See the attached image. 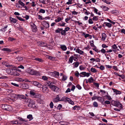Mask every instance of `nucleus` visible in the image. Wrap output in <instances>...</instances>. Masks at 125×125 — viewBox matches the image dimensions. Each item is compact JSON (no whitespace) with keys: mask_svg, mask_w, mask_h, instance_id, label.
Returning a JSON list of instances; mask_svg holds the SVG:
<instances>
[{"mask_svg":"<svg viewBox=\"0 0 125 125\" xmlns=\"http://www.w3.org/2000/svg\"><path fill=\"white\" fill-rule=\"evenodd\" d=\"M1 107L3 109L6 111H11L12 110V107L10 105L3 104L2 105Z\"/></svg>","mask_w":125,"mask_h":125,"instance_id":"f257e3e1","label":"nucleus"},{"mask_svg":"<svg viewBox=\"0 0 125 125\" xmlns=\"http://www.w3.org/2000/svg\"><path fill=\"white\" fill-rule=\"evenodd\" d=\"M27 100L29 102V104L28 105V106L29 107H32L35 106V103L33 100L28 99H27Z\"/></svg>","mask_w":125,"mask_h":125,"instance_id":"f03ea898","label":"nucleus"},{"mask_svg":"<svg viewBox=\"0 0 125 125\" xmlns=\"http://www.w3.org/2000/svg\"><path fill=\"white\" fill-rule=\"evenodd\" d=\"M113 104L114 106L118 107L120 109L123 108L122 104L118 102L113 101Z\"/></svg>","mask_w":125,"mask_h":125,"instance_id":"7ed1b4c3","label":"nucleus"},{"mask_svg":"<svg viewBox=\"0 0 125 125\" xmlns=\"http://www.w3.org/2000/svg\"><path fill=\"white\" fill-rule=\"evenodd\" d=\"M50 84L49 85L50 88L52 90L55 92H57L59 90V88L57 87L56 86H55L52 83H50Z\"/></svg>","mask_w":125,"mask_h":125,"instance_id":"20e7f679","label":"nucleus"},{"mask_svg":"<svg viewBox=\"0 0 125 125\" xmlns=\"http://www.w3.org/2000/svg\"><path fill=\"white\" fill-rule=\"evenodd\" d=\"M30 26L32 31L36 32L37 31V29L36 26L33 23H30Z\"/></svg>","mask_w":125,"mask_h":125,"instance_id":"39448f33","label":"nucleus"},{"mask_svg":"<svg viewBox=\"0 0 125 125\" xmlns=\"http://www.w3.org/2000/svg\"><path fill=\"white\" fill-rule=\"evenodd\" d=\"M90 73H86L85 72H83L80 73L79 76L80 77H84L86 76L88 77L89 76Z\"/></svg>","mask_w":125,"mask_h":125,"instance_id":"423d86ee","label":"nucleus"},{"mask_svg":"<svg viewBox=\"0 0 125 125\" xmlns=\"http://www.w3.org/2000/svg\"><path fill=\"white\" fill-rule=\"evenodd\" d=\"M33 84L38 88H41L42 87V85L36 81L33 82Z\"/></svg>","mask_w":125,"mask_h":125,"instance_id":"0eeeda50","label":"nucleus"},{"mask_svg":"<svg viewBox=\"0 0 125 125\" xmlns=\"http://www.w3.org/2000/svg\"><path fill=\"white\" fill-rule=\"evenodd\" d=\"M42 24L43 26L46 29L49 28V24L46 21H44L42 22Z\"/></svg>","mask_w":125,"mask_h":125,"instance_id":"6e6552de","label":"nucleus"},{"mask_svg":"<svg viewBox=\"0 0 125 125\" xmlns=\"http://www.w3.org/2000/svg\"><path fill=\"white\" fill-rule=\"evenodd\" d=\"M37 44L38 45L42 47L45 46L46 45V43L42 42H38Z\"/></svg>","mask_w":125,"mask_h":125,"instance_id":"1a4fd4ad","label":"nucleus"},{"mask_svg":"<svg viewBox=\"0 0 125 125\" xmlns=\"http://www.w3.org/2000/svg\"><path fill=\"white\" fill-rule=\"evenodd\" d=\"M42 91L43 92L45 93H47L48 92L49 89L47 87L45 86H42Z\"/></svg>","mask_w":125,"mask_h":125,"instance_id":"9d476101","label":"nucleus"},{"mask_svg":"<svg viewBox=\"0 0 125 125\" xmlns=\"http://www.w3.org/2000/svg\"><path fill=\"white\" fill-rule=\"evenodd\" d=\"M60 98L59 96V95H57L56 96V97L54 98L53 100V101L54 102L56 103L60 101Z\"/></svg>","mask_w":125,"mask_h":125,"instance_id":"9b49d317","label":"nucleus"},{"mask_svg":"<svg viewBox=\"0 0 125 125\" xmlns=\"http://www.w3.org/2000/svg\"><path fill=\"white\" fill-rule=\"evenodd\" d=\"M68 97H65V96H63L62 97H59L60 98V101H63L64 102H66L67 101V99Z\"/></svg>","mask_w":125,"mask_h":125,"instance_id":"f8f14e48","label":"nucleus"},{"mask_svg":"<svg viewBox=\"0 0 125 125\" xmlns=\"http://www.w3.org/2000/svg\"><path fill=\"white\" fill-rule=\"evenodd\" d=\"M35 71L32 69H29L28 70V73L34 75Z\"/></svg>","mask_w":125,"mask_h":125,"instance_id":"ddd939ff","label":"nucleus"},{"mask_svg":"<svg viewBox=\"0 0 125 125\" xmlns=\"http://www.w3.org/2000/svg\"><path fill=\"white\" fill-rule=\"evenodd\" d=\"M112 90L115 93L116 95L118 94H121V91L116 89L112 88Z\"/></svg>","mask_w":125,"mask_h":125,"instance_id":"4468645a","label":"nucleus"},{"mask_svg":"<svg viewBox=\"0 0 125 125\" xmlns=\"http://www.w3.org/2000/svg\"><path fill=\"white\" fill-rule=\"evenodd\" d=\"M79 55L78 54H74L73 55H72L73 60L74 61H76V59H78V58L79 57Z\"/></svg>","mask_w":125,"mask_h":125,"instance_id":"2eb2a0df","label":"nucleus"},{"mask_svg":"<svg viewBox=\"0 0 125 125\" xmlns=\"http://www.w3.org/2000/svg\"><path fill=\"white\" fill-rule=\"evenodd\" d=\"M112 48L113 50V51L114 52H116V49H117L118 47L116 46V44H114L112 46Z\"/></svg>","mask_w":125,"mask_h":125,"instance_id":"dca6fc26","label":"nucleus"},{"mask_svg":"<svg viewBox=\"0 0 125 125\" xmlns=\"http://www.w3.org/2000/svg\"><path fill=\"white\" fill-rule=\"evenodd\" d=\"M76 52L81 55H82L84 53V52L79 49H77L76 50Z\"/></svg>","mask_w":125,"mask_h":125,"instance_id":"f3484780","label":"nucleus"},{"mask_svg":"<svg viewBox=\"0 0 125 125\" xmlns=\"http://www.w3.org/2000/svg\"><path fill=\"white\" fill-rule=\"evenodd\" d=\"M17 96L20 99H25L26 98V97L24 95H23L18 94Z\"/></svg>","mask_w":125,"mask_h":125,"instance_id":"a211bd4d","label":"nucleus"},{"mask_svg":"<svg viewBox=\"0 0 125 125\" xmlns=\"http://www.w3.org/2000/svg\"><path fill=\"white\" fill-rule=\"evenodd\" d=\"M67 100L66 102H68L70 104H71L72 105H74V102L69 98H68L67 99Z\"/></svg>","mask_w":125,"mask_h":125,"instance_id":"6ab92c4d","label":"nucleus"},{"mask_svg":"<svg viewBox=\"0 0 125 125\" xmlns=\"http://www.w3.org/2000/svg\"><path fill=\"white\" fill-rule=\"evenodd\" d=\"M61 48L63 51H65L66 50L67 48L66 46L64 45H61L60 46Z\"/></svg>","mask_w":125,"mask_h":125,"instance_id":"aec40b11","label":"nucleus"},{"mask_svg":"<svg viewBox=\"0 0 125 125\" xmlns=\"http://www.w3.org/2000/svg\"><path fill=\"white\" fill-rule=\"evenodd\" d=\"M93 8L94 9V11L96 14H98L99 15H101V14L100 12L99 11L98 12V10L95 7H93Z\"/></svg>","mask_w":125,"mask_h":125,"instance_id":"412c9836","label":"nucleus"},{"mask_svg":"<svg viewBox=\"0 0 125 125\" xmlns=\"http://www.w3.org/2000/svg\"><path fill=\"white\" fill-rule=\"evenodd\" d=\"M73 64L74 65L73 68H74L77 67L79 65V63L78 62H76L73 63Z\"/></svg>","mask_w":125,"mask_h":125,"instance_id":"4be33fe9","label":"nucleus"},{"mask_svg":"<svg viewBox=\"0 0 125 125\" xmlns=\"http://www.w3.org/2000/svg\"><path fill=\"white\" fill-rule=\"evenodd\" d=\"M10 20L12 22L16 23L17 21V20L15 19L10 17Z\"/></svg>","mask_w":125,"mask_h":125,"instance_id":"5701e85b","label":"nucleus"},{"mask_svg":"<svg viewBox=\"0 0 125 125\" xmlns=\"http://www.w3.org/2000/svg\"><path fill=\"white\" fill-rule=\"evenodd\" d=\"M106 37V34L104 33H103L102 34V39L103 41H104Z\"/></svg>","mask_w":125,"mask_h":125,"instance_id":"b1692460","label":"nucleus"},{"mask_svg":"<svg viewBox=\"0 0 125 125\" xmlns=\"http://www.w3.org/2000/svg\"><path fill=\"white\" fill-rule=\"evenodd\" d=\"M101 7L102 8L104 11H107L109 9L107 7L104 6H101Z\"/></svg>","mask_w":125,"mask_h":125,"instance_id":"393cba45","label":"nucleus"},{"mask_svg":"<svg viewBox=\"0 0 125 125\" xmlns=\"http://www.w3.org/2000/svg\"><path fill=\"white\" fill-rule=\"evenodd\" d=\"M27 118L29 119V120L31 121L33 119L32 115H29L27 116Z\"/></svg>","mask_w":125,"mask_h":125,"instance_id":"a878e982","label":"nucleus"},{"mask_svg":"<svg viewBox=\"0 0 125 125\" xmlns=\"http://www.w3.org/2000/svg\"><path fill=\"white\" fill-rule=\"evenodd\" d=\"M30 94L33 97H35V96H36L35 93L32 91H30Z\"/></svg>","mask_w":125,"mask_h":125,"instance_id":"bb28decb","label":"nucleus"},{"mask_svg":"<svg viewBox=\"0 0 125 125\" xmlns=\"http://www.w3.org/2000/svg\"><path fill=\"white\" fill-rule=\"evenodd\" d=\"M14 69H13L12 68H11L10 69H7L6 70V72L9 74L10 73L11 71V70H13Z\"/></svg>","mask_w":125,"mask_h":125,"instance_id":"cd10ccee","label":"nucleus"},{"mask_svg":"<svg viewBox=\"0 0 125 125\" xmlns=\"http://www.w3.org/2000/svg\"><path fill=\"white\" fill-rule=\"evenodd\" d=\"M2 51H7V52H11V50L10 49L8 48H3L1 49Z\"/></svg>","mask_w":125,"mask_h":125,"instance_id":"c85d7f7f","label":"nucleus"},{"mask_svg":"<svg viewBox=\"0 0 125 125\" xmlns=\"http://www.w3.org/2000/svg\"><path fill=\"white\" fill-rule=\"evenodd\" d=\"M54 76L56 77H58L59 76V73L58 72L54 71L53 72V73Z\"/></svg>","mask_w":125,"mask_h":125,"instance_id":"c756f323","label":"nucleus"},{"mask_svg":"<svg viewBox=\"0 0 125 125\" xmlns=\"http://www.w3.org/2000/svg\"><path fill=\"white\" fill-rule=\"evenodd\" d=\"M67 77L66 75H63L62 80V81H65L67 80Z\"/></svg>","mask_w":125,"mask_h":125,"instance_id":"7c9ffc66","label":"nucleus"},{"mask_svg":"<svg viewBox=\"0 0 125 125\" xmlns=\"http://www.w3.org/2000/svg\"><path fill=\"white\" fill-rule=\"evenodd\" d=\"M103 105H105V104H110V102L108 101H106L104 103H102Z\"/></svg>","mask_w":125,"mask_h":125,"instance_id":"2f4dec72","label":"nucleus"},{"mask_svg":"<svg viewBox=\"0 0 125 125\" xmlns=\"http://www.w3.org/2000/svg\"><path fill=\"white\" fill-rule=\"evenodd\" d=\"M73 59L71 56L70 57L69 59L68 63H72L73 62Z\"/></svg>","mask_w":125,"mask_h":125,"instance_id":"473e14b6","label":"nucleus"},{"mask_svg":"<svg viewBox=\"0 0 125 125\" xmlns=\"http://www.w3.org/2000/svg\"><path fill=\"white\" fill-rule=\"evenodd\" d=\"M62 29H63L62 28H58L57 30H55V32L56 33H59L61 31Z\"/></svg>","mask_w":125,"mask_h":125,"instance_id":"72a5a7b5","label":"nucleus"},{"mask_svg":"<svg viewBox=\"0 0 125 125\" xmlns=\"http://www.w3.org/2000/svg\"><path fill=\"white\" fill-rule=\"evenodd\" d=\"M107 95L105 96L107 98V99L109 100H111L112 99V98L110 96L108 95V93H107Z\"/></svg>","mask_w":125,"mask_h":125,"instance_id":"f704fd0d","label":"nucleus"},{"mask_svg":"<svg viewBox=\"0 0 125 125\" xmlns=\"http://www.w3.org/2000/svg\"><path fill=\"white\" fill-rule=\"evenodd\" d=\"M16 17L17 19H18L20 21H25V20L24 19H22V18L20 17L17 16H16Z\"/></svg>","mask_w":125,"mask_h":125,"instance_id":"c9c22d12","label":"nucleus"},{"mask_svg":"<svg viewBox=\"0 0 125 125\" xmlns=\"http://www.w3.org/2000/svg\"><path fill=\"white\" fill-rule=\"evenodd\" d=\"M16 59L18 61H20L22 60L23 59V58L21 57H16Z\"/></svg>","mask_w":125,"mask_h":125,"instance_id":"e433bc0d","label":"nucleus"},{"mask_svg":"<svg viewBox=\"0 0 125 125\" xmlns=\"http://www.w3.org/2000/svg\"><path fill=\"white\" fill-rule=\"evenodd\" d=\"M87 80L90 83H92L94 81V79H93L92 77H91L89 79Z\"/></svg>","mask_w":125,"mask_h":125,"instance_id":"4c0bfd02","label":"nucleus"},{"mask_svg":"<svg viewBox=\"0 0 125 125\" xmlns=\"http://www.w3.org/2000/svg\"><path fill=\"white\" fill-rule=\"evenodd\" d=\"M100 52L102 53L103 54H104L106 52V51H105V50L104 48H102L100 50Z\"/></svg>","mask_w":125,"mask_h":125,"instance_id":"58836bf2","label":"nucleus"},{"mask_svg":"<svg viewBox=\"0 0 125 125\" xmlns=\"http://www.w3.org/2000/svg\"><path fill=\"white\" fill-rule=\"evenodd\" d=\"M98 16H94L93 18V20L94 21H97L98 19Z\"/></svg>","mask_w":125,"mask_h":125,"instance_id":"ea45409f","label":"nucleus"},{"mask_svg":"<svg viewBox=\"0 0 125 125\" xmlns=\"http://www.w3.org/2000/svg\"><path fill=\"white\" fill-rule=\"evenodd\" d=\"M91 71L93 73H95L97 72L95 68L92 67L91 69Z\"/></svg>","mask_w":125,"mask_h":125,"instance_id":"a19ab883","label":"nucleus"},{"mask_svg":"<svg viewBox=\"0 0 125 125\" xmlns=\"http://www.w3.org/2000/svg\"><path fill=\"white\" fill-rule=\"evenodd\" d=\"M105 25L106 26L109 27H111L112 26V24L109 23L105 22Z\"/></svg>","mask_w":125,"mask_h":125,"instance_id":"79ce46f5","label":"nucleus"},{"mask_svg":"<svg viewBox=\"0 0 125 125\" xmlns=\"http://www.w3.org/2000/svg\"><path fill=\"white\" fill-rule=\"evenodd\" d=\"M18 3L19 4L21 5L22 7H23L25 5L24 4L21 0H19L18 1Z\"/></svg>","mask_w":125,"mask_h":125,"instance_id":"37998d69","label":"nucleus"},{"mask_svg":"<svg viewBox=\"0 0 125 125\" xmlns=\"http://www.w3.org/2000/svg\"><path fill=\"white\" fill-rule=\"evenodd\" d=\"M22 87L23 88L26 89L28 88V86L27 84H23L22 85Z\"/></svg>","mask_w":125,"mask_h":125,"instance_id":"c03bdc74","label":"nucleus"},{"mask_svg":"<svg viewBox=\"0 0 125 125\" xmlns=\"http://www.w3.org/2000/svg\"><path fill=\"white\" fill-rule=\"evenodd\" d=\"M93 105L94 107H97L98 106V104L96 102H94L93 103Z\"/></svg>","mask_w":125,"mask_h":125,"instance_id":"a18cd8bd","label":"nucleus"},{"mask_svg":"<svg viewBox=\"0 0 125 125\" xmlns=\"http://www.w3.org/2000/svg\"><path fill=\"white\" fill-rule=\"evenodd\" d=\"M66 32L64 30H62L61 31V34L62 35H65L66 34Z\"/></svg>","mask_w":125,"mask_h":125,"instance_id":"49530a36","label":"nucleus"},{"mask_svg":"<svg viewBox=\"0 0 125 125\" xmlns=\"http://www.w3.org/2000/svg\"><path fill=\"white\" fill-rule=\"evenodd\" d=\"M90 45L92 47H94V41L93 40L92 41H91L90 42Z\"/></svg>","mask_w":125,"mask_h":125,"instance_id":"de8ad7c7","label":"nucleus"},{"mask_svg":"<svg viewBox=\"0 0 125 125\" xmlns=\"http://www.w3.org/2000/svg\"><path fill=\"white\" fill-rule=\"evenodd\" d=\"M39 12L42 13H44L45 12V10L43 9H41L40 10Z\"/></svg>","mask_w":125,"mask_h":125,"instance_id":"09e8293b","label":"nucleus"},{"mask_svg":"<svg viewBox=\"0 0 125 125\" xmlns=\"http://www.w3.org/2000/svg\"><path fill=\"white\" fill-rule=\"evenodd\" d=\"M51 108H52L53 107L54 105L53 103L52 102H51L49 104Z\"/></svg>","mask_w":125,"mask_h":125,"instance_id":"8fccbe9b","label":"nucleus"},{"mask_svg":"<svg viewBox=\"0 0 125 125\" xmlns=\"http://www.w3.org/2000/svg\"><path fill=\"white\" fill-rule=\"evenodd\" d=\"M48 58L49 59H50L52 60H54L55 59V57H52L50 56H48Z\"/></svg>","mask_w":125,"mask_h":125,"instance_id":"3c124183","label":"nucleus"},{"mask_svg":"<svg viewBox=\"0 0 125 125\" xmlns=\"http://www.w3.org/2000/svg\"><path fill=\"white\" fill-rule=\"evenodd\" d=\"M58 24H59V25L60 26H64L66 24V23L65 22H63L62 23H58Z\"/></svg>","mask_w":125,"mask_h":125,"instance_id":"603ef678","label":"nucleus"},{"mask_svg":"<svg viewBox=\"0 0 125 125\" xmlns=\"http://www.w3.org/2000/svg\"><path fill=\"white\" fill-rule=\"evenodd\" d=\"M19 120L21 121H24L26 122H27L28 121L27 120H26L24 119H23L21 118H20Z\"/></svg>","mask_w":125,"mask_h":125,"instance_id":"864d4df0","label":"nucleus"},{"mask_svg":"<svg viewBox=\"0 0 125 125\" xmlns=\"http://www.w3.org/2000/svg\"><path fill=\"white\" fill-rule=\"evenodd\" d=\"M38 19L40 20H43L44 18H43L42 16L40 15H38Z\"/></svg>","mask_w":125,"mask_h":125,"instance_id":"5fc2aeb1","label":"nucleus"},{"mask_svg":"<svg viewBox=\"0 0 125 125\" xmlns=\"http://www.w3.org/2000/svg\"><path fill=\"white\" fill-rule=\"evenodd\" d=\"M75 76L78 77H79V75H80V74L77 71L75 72Z\"/></svg>","mask_w":125,"mask_h":125,"instance_id":"6e6d98bb","label":"nucleus"},{"mask_svg":"<svg viewBox=\"0 0 125 125\" xmlns=\"http://www.w3.org/2000/svg\"><path fill=\"white\" fill-rule=\"evenodd\" d=\"M72 0H69L68 1L66 2V4L68 5H70L72 4Z\"/></svg>","mask_w":125,"mask_h":125,"instance_id":"4d7b16f0","label":"nucleus"},{"mask_svg":"<svg viewBox=\"0 0 125 125\" xmlns=\"http://www.w3.org/2000/svg\"><path fill=\"white\" fill-rule=\"evenodd\" d=\"M102 47L103 48H104L108 47V46L106 45L105 44H102Z\"/></svg>","mask_w":125,"mask_h":125,"instance_id":"13d9d810","label":"nucleus"},{"mask_svg":"<svg viewBox=\"0 0 125 125\" xmlns=\"http://www.w3.org/2000/svg\"><path fill=\"white\" fill-rule=\"evenodd\" d=\"M71 19V18L70 17H69L67 18L66 19H65V21L67 23H68V21L70 20Z\"/></svg>","mask_w":125,"mask_h":125,"instance_id":"bf43d9fd","label":"nucleus"},{"mask_svg":"<svg viewBox=\"0 0 125 125\" xmlns=\"http://www.w3.org/2000/svg\"><path fill=\"white\" fill-rule=\"evenodd\" d=\"M8 40L11 41H12L15 40V39L12 37H10L8 38Z\"/></svg>","mask_w":125,"mask_h":125,"instance_id":"052dcab7","label":"nucleus"},{"mask_svg":"<svg viewBox=\"0 0 125 125\" xmlns=\"http://www.w3.org/2000/svg\"><path fill=\"white\" fill-rule=\"evenodd\" d=\"M93 50H94L95 52L97 53H98L100 52V50H99L97 49L96 48H94L93 49Z\"/></svg>","mask_w":125,"mask_h":125,"instance_id":"680f3d73","label":"nucleus"},{"mask_svg":"<svg viewBox=\"0 0 125 125\" xmlns=\"http://www.w3.org/2000/svg\"><path fill=\"white\" fill-rule=\"evenodd\" d=\"M84 67L83 65H81L79 66V69L81 70H84Z\"/></svg>","mask_w":125,"mask_h":125,"instance_id":"e2e57ef3","label":"nucleus"},{"mask_svg":"<svg viewBox=\"0 0 125 125\" xmlns=\"http://www.w3.org/2000/svg\"><path fill=\"white\" fill-rule=\"evenodd\" d=\"M88 23L90 24H92L93 23V21L92 19H90L88 20Z\"/></svg>","mask_w":125,"mask_h":125,"instance_id":"0e129e2a","label":"nucleus"},{"mask_svg":"<svg viewBox=\"0 0 125 125\" xmlns=\"http://www.w3.org/2000/svg\"><path fill=\"white\" fill-rule=\"evenodd\" d=\"M76 87L79 90H80L82 88L81 86L79 84L77 85L76 86Z\"/></svg>","mask_w":125,"mask_h":125,"instance_id":"69168bd1","label":"nucleus"},{"mask_svg":"<svg viewBox=\"0 0 125 125\" xmlns=\"http://www.w3.org/2000/svg\"><path fill=\"white\" fill-rule=\"evenodd\" d=\"M62 105L59 104L58 105L57 107V108L58 109L60 110V109L62 107Z\"/></svg>","mask_w":125,"mask_h":125,"instance_id":"338daca9","label":"nucleus"},{"mask_svg":"<svg viewBox=\"0 0 125 125\" xmlns=\"http://www.w3.org/2000/svg\"><path fill=\"white\" fill-rule=\"evenodd\" d=\"M70 28L68 27H67L65 28L64 30L66 32L68 31L70 29Z\"/></svg>","mask_w":125,"mask_h":125,"instance_id":"774afa93","label":"nucleus"}]
</instances>
